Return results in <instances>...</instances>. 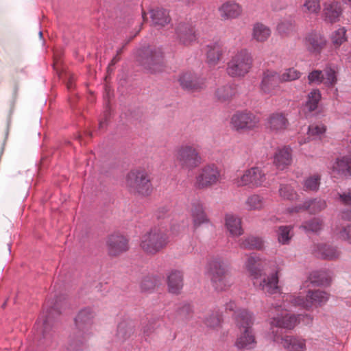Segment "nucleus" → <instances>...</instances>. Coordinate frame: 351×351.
<instances>
[{
  "label": "nucleus",
  "instance_id": "nucleus-1",
  "mask_svg": "<svg viewBox=\"0 0 351 351\" xmlns=\"http://www.w3.org/2000/svg\"><path fill=\"white\" fill-rule=\"evenodd\" d=\"M285 307V304L283 305L277 304L272 309L277 313V315H272V312L269 314L271 319V338L274 341L278 342L280 339V336L278 335L279 328L292 329L300 319V315L295 316L282 312V308ZM280 343L287 351H306V340L300 337L287 335L280 337Z\"/></svg>",
  "mask_w": 351,
  "mask_h": 351
},
{
  "label": "nucleus",
  "instance_id": "nucleus-2",
  "mask_svg": "<svg viewBox=\"0 0 351 351\" xmlns=\"http://www.w3.org/2000/svg\"><path fill=\"white\" fill-rule=\"evenodd\" d=\"M94 316L95 312L90 307H86L79 311L75 318L77 331L69 338L68 351H83L87 348L86 342Z\"/></svg>",
  "mask_w": 351,
  "mask_h": 351
},
{
  "label": "nucleus",
  "instance_id": "nucleus-3",
  "mask_svg": "<svg viewBox=\"0 0 351 351\" xmlns=\"http://www.w3.org/2000/svg\"><path fill=\"white\" fill-rule=\"evenodd\" d=\"M266 264L265 260H263L258 256L254 254L248 258L246 267L254 280V285L258 287L260 289L265 292L274 294L277 293L279 289L278 274L276 271L268 276H265L263 271Z\"/></svg>",
  "mask_w": 351,
  "mask_h": 351
},
{
  "label": "nucleus",
  "instance_id": "nucleus-4",
  "mask_svg": "<svg viewBox=\"0 0 351 351\" xmlns=\"http://www.w3.org/2000/svg\"><path fill=\"white\" fill-rule=\"evenodd\" d=\"M206 274L210 277L214 289L217 291H225L234 282L232 278L227 273L220 258H213L206 267Z\"/></svg>",
  "mask_w": 351,
  "mask_h": 351
},
{
  "label": "nucleus",
  "instance_id": "nucleus-5",
  "mask_svg": "<svg viewBox=\"0 0 351 351\" xmlns=\"http://www.w3.org/2000/svg\"><path fill=\"white\" fill-rule=\"evenodd\" d=\"M137 61L151 73H157L162 70L163 52L160 47H144L136 51Z\"/></svg>",
  "mask_w": 351,
  "mask_h": 351
},
{
  "label": "nucleus",
  "instance_id": "nucleus-6",
  "mask_svg": "<svg viewBox=\"0 0 351 351\" xmlns=\"http://www.w3.org/2000/svg\"><path fill=\"white\" fill-rule=\"evenodd\" d=\"M166 230L167 229L163 230V228L154 227L143 234L140 243L142 250L149 254H155L160 252L169 242Z\"/></svg>",
  "mask_w": 351,
  "mask_h": 351
},
{
  "label": "nucleus",
  "instance_id": "nucleus-7",
  "mask_svg": "<svg viewBox=\"0 0 351 351\" xmlns=\"http://www.w3.org/2000/svg\"><path fill=\"white\" fill-rule=\"evenodd\" d=\"M329 299V295L321 290L308 291L306 297L287 295L285 300L290 302L293 306L309 310L312 306H321Z\"/></svg>",
  "mask_w": 351,
  "mask_h": 351
},
{
  "label": "nucleus",
  "instance_id": "nucleus-8",
  "mask_svg": "<svg viewBox=\"0 0 351 351\" xmlns=\"http://www.w3.org/2000/svg\"><path fill=\"white\" fill-rule=\"evenodd\" d=\"M221 179L218 167L214 164L203 167L195 177L194 186L197 189H204L217 184Z\"/></svg>",
  "mask_w": 351,
  "mask_h": 351
},
{
  "label": "nucleus",
  "instance_id": "nucleus-9",
  "mask_svg": "<svg viewBox=\"0 0 351 351\" xmlns=\"http://www.w3.org/2000/svg\"><path fill=\"white\" fill-rule=\"evenodd\" d=\"M126 183L138 194L144 196L149 195L152 191V185L145 171H131L127 176Z\"/></svg>",
  "mask_w": 351,
  "mask_h": 351
},
{
  "label": "nucleus",
  "instance_id": "nucleus-10",
  "mask_svg": "<svg viewBox=\"0 0 351 351\" xmlns=\"http://www.w3.org/2000/svg\"><path fill=\"white\" fill-rule=\"evenodd\" d=\"M177 160L182 168L193 169L202 162V158L197 150L190 145H182L177 150Z\"/></svg>",
  "mask_w": 351,
  "mask_h": 351
},
{
  "label": "nucleus",
  "instance_id": "nucleus-11",
  "mask_svg": "<svg viewBox=\"0 0 351 351\" xmlns=\"http://www.w3.org/2000/svg\"><path fill=\"white\" fill-rule=\"evenodd\" d=\"M254 317L252 313L243 310V349H253L256 346V340L252 326Z\"/></svg>",
  "mask_w": 351,
  "mask_h": 351
},
{
  "label": "nucleus",
  "instance_id": "nucleus-12",
  "mask_svg": "<svg viewBox=\"0 0 351 351\" xmlns=\"http://www.w3.org/2000/svg\"><path fill=\"white\" fill-rule=\"evenodd\" d=\"M135 325L134 320L130 318H124L117 325L113 343L121 346L131 339L134 335Z\"/></svg>",
  "mask_w": 351,
  "mask_h": 351
},
{
  "label": "nucleus",
  "instance_id": "nucleus-13",
  "mask_svg": "<svg viewBox=\"0 0 351 351\" xmlns=\"http://www.w3.org/2000/svg\"><path fill=\"white\" fill-rule=\"evenodd\" d=\"M178 82L182 89L189 92L199 91L205 87V79L191 72L182 73Z\"/></svg>",
  "mask_w": 351,
  "mask_h": 351
},
{
  "label": "nucleus",
  "instance_id": "nucleus-14",
  "mask_svg": "<svg viewBox=\"0 0 351 351\" xmlns=\"http://www.w3.org/2000/svg\"><path fill=\"white\" fill-rule=\"evenodd\" d=\"M60 313L61 311L59 308V304L57 300H56V302L52 306L48 307L46 311L43 312L41 317L39 318L36 325L38 326L40 322H42V328L40 329V332L42 333L43 337L44 339L47 337V333L52 328L55 316L58 315Z\"/></svg>",
  "mask_w": 351,
  "mask_h": 351
},
{
  "label": "nucleus",
  "instance_id": "nucleus-15",
  "mask_svg": "<svg viewBox=\"0 0 351 351\" xmlns=\"http://www.w3.org/2000/svg\"><path fill=\"white\" fill-rule=\"evenodd\" d=\"M282 83L280 74L273 70H267L263 73L261 84V90L266 94H274Z\"/></svg>",
  "mask_w": 351,
  "mask_h": 351
},
{
  "label": "nucleus",
  "instance_id": "nucleus-16",
  "mask_svg": "<svg viewBox=\"0 0 351 351\" xmlns=\"http://www.w3.org/2000/svg\"><path fill=\"white\" fill-rule=\"evenodd\" d=\"M108 252L110 256H117L128 248V240L123 235L113 234H111L107 241Z\"/></svg>",
  "mask_w": 351,
  "mask_h": 351
},
{
  "label": "nucleus",
  "instance_id": "nucleus-17",
  "mask_svg": "<svg viewBox=\"0 0 351 351\" xmlns=\"http://www.w3.org/2000/svg\"><path fill=\"white\" fill-rule=\"evenodd\" d=\"M176 38L184 45H189L197 39L194 27L189 23H180L176 29Z\"/></svg>",
  "mask_w": 351,
  "mask_h": 351
},
{
  "label": "nucleus",
  "instance_id": "nucleus-18",
  "mask_svg": "<svg viewBox=\"0 0 351 351\" xmlns=\"http://www.w3.org/2000/svg\"><path fill=\"white\" fill-rule=\"evenodd\" d=\"M313 253L318 258L328 261L336 260L339 258L341 254L337 246L326 243L315 245Z\"/></svg>",
  "mask_w": 351,
  "mask_h": 351
},
{
  "label": "nucleus",
  "instance_id": "nucleus-19",
  "mask_svg": "<svg viewBox=\"0 0 351 351\" xmlns=\"http://www.w3.org/2000/svg\"><path fill=\"white\" fill-rule=\"evenodd\" d=\"M342 14V8L337 1H328L324 3L322 17L324 21L334 23L339 21Z\"/></svg>",
  "mask_w": 351,
  "mask_h": 351
},
{
  "label": "nucleus",
  "instance_id": "nucleus-20",
  "mask_svg": "<svg viewBox=\"0 0 351 351\" xmlns=\"http://www.w3.org/2000/svg\"><path fill=\"white\" fill-rule=\"evenodd\" d=\"M332 172L346 178L351 177V155H346L335 159L332 165Z\"/></svg>",
  "mask_w": 351,
  "mask_h": 351
},
{
  "label": "nucleus",
  "instance_id": "nucleus-21",
  "mask_svg": "<svg viewBox=\"0 0 351 351\" xmlns=\"http://www.w3.org/2000/svg\"><path fill=\"white\" fill-rule=\"evenodd\" d=\"M191 213L194 228L196 229L202 224L209 222L203 204L199 200L195 199L192 202Z\"/></svg>",
  "mask_w": 351,
  "mask_h": 351
},
{
  "label": "nucleus",
  "instance_id": "nucleus-22",
  "mask_svg": "<svg viewBox=\"0 0 351 351\" xmlns=\"http://www.w3.org/2000/svg\"><path fill=\"white\" fill-rule=\"evenodd\" d=\"M326 43L325 37L317 32L308 33L304 38V45L311 52L319 53Z\"/></svg>",
  "mask_w": 351,
  "mask_h": 351
},
{
  "label": "nucleus",
  "instance_id": "nucleus-23",
  "mask_svg": "<svg viewBox=\"0 0 351 351\" xmlns=\"http://www.w3.org/2000/svg\"><path fill=\"white\" fill-rule=\"evenodd\" d=\"M292 162V149L290 146L278 148L274 155V163L278 169L283 170Z\"/></svg>",
  "mask_w": 351,
  "mask_h": 351
},
{
  "label": "nucleus",
  "instance_id": "nucleus-24",
  "mask_svg": "<svg viewBox=\"0 0 351 351\" xmlns=\"http://www.w3.org/2000/svg\"><path fill=\"white\" fill-rule=\"evenodd\" d=\"M326 207V203L321 199H313L306 200L302 204L295 207L289 208V213H298L302 210H308L311 213L315 214Z\"/></svg>",
  "mask_w": 351,
  "mask_h": 351
},
{
  "label": "nucleus",
  "instance_id": "nucleus-25",
  "mask_svg": "<svg viewBox=\"0 0 351 351\" xmlns=\"http://www.w3.org/2000/svg\"><path fill=\"white\" fill-rule=\"evenodd\" d=\"M265 180V175L258 167H252L243 174V185L261 186Z\"/></svg>",
  "mask_w": 351,
  "mask_h": 351
},
{
  "label": "nucleus",
  "instance_id": "nucleus-26",
  "mask_svg": "<svg viewBox=\"0 0 351 351\" xmlns=\"http://www.w3.org/2000/svg\"><path fill=\"white\" fill-rule=\"evenodd\" d=\"M288 125L287 119L282 113H273L267 119L266 127L273 132L283 131Z\"/></svg>",
  "mask_w": 351,
  "mask_h": 351
},
{
  "label": "nucleus",
  "instance_id": "nucleus-27",
  "mask_svg": "<svg viewBox=\"0 0 351 351\" xmlns=\"http://www.w3.org/2000/svg\"><path fill=\"white\" fill-rule=\"evenodd\" d=\"M167 286L171 293H180L183 287L182 273L178 270H172L167 276Z\"/></svg>",
  "mask_w": 351,
  "mask_h": 351
},
{
  "label": "nucleus",
  "instance_id": "nucleus-28",
  "mask_svg": "<svg viewBox=\"0 0 351 351\" xmlns=\"http://www.w3.org/2000/svg\"><path fill=\"white\" fill-rule=\"evenodd\" d=\"M225 226L232 238L239 237L241 234V219L232 214H226Z\"/></svg>",
  "mask_w": 351,
  "mask_h": 351
},
{
  "label": "nucleus",
  "instance_id": "nucleus-29",
  "mask_svg": "<svg viewBox=\"0 0 351 351\" xmlns=\"http://www.w3.org/2000/svg\"><path fill=\"white\" fill-rule=\"evenodd\" d=\"M219 12L223 20L234 19L239 15L240 6L233 1H228L219 8Z\"/></svg>",
  "mask_w": 351,
  "mask_h": 351
},
{
  "label": "nucleus",
  "instance_id": "nucleus-30",
  "mask_svg": "<svg viewBox=\"0 0 351 351\" xmlns=\"http://www.w3.org/2000/svg\"><path fill=\"white\" fill-rule=\"evenodd\" d=\"M206 58L208 64L216 65L223 53V49L221 44L215 43L207 45Z\"/></svg>",
  "mask_w": 351,
  "mask_h": 351
},
{
  "label": "nucleus",
  "instance_id": "nucleus-31",
  "mask_svg": "<svg viewBox=\"0 0 351 351\" xmlns=\"http://www.w3.org/2000/svg\"><path fill=\"white\" fill-rule=\"evenodd\" d=\"M151 19L154 26L161 27L170 23L169 12L166 9L156 8L150 11Z\"/></svg>",
  "mask_w": 351,
  "mask_h": 351
},
{
  "label": "nucleus",
  "instance_id": "nucleus-32",
  "mask_svg": "<svg viewBox=\"0 0 351 351\" xmlns=\"http://www.w3.org/2000/svg\"><path fill=\"white\" fill-rule=\"evenodd\" d=\"M308 280L314 286H326L330 284L331 278L330 273L326 270H319L312 271Z\"/></svg>",
  "mask_w": 351,
  "mask_h": 351
},
{
  "label": "nucleus",
  "instance_id": "nucleus-33",
  "mask_svg": "<svg viewBox=\"0 0 351 351\" xmlns=\"http://www.w3.org/2000/svg\"><path fill=\"white\" fill-rule=\"evenodd\" d=\"M192 312L193 308L191 304L188 303H183L180 304L176 306L174 316L171 317L168 315V317L172 320L185 321L190 318Z\"/></svg>",
  "mask_w": 351,
  "mask_h": 351
},
{
  "label": "nucleus",
  "instance_id": "nucleus-34",
  "mask_svg": "<svg viewBox=\"0 0 351 351\" xmlns=\"http://www.w3.org/2000/svg\"><path fill=\"white\" fill-rule=\"evenodd\" d=\"M227 73L232 77L241 75V52H238L228 62Z\"/></svg>",
  "mask_w": 351,
  "mask_h": 351
},
{
  "label": "nucleus",
  "instance_id": "nucleus-35",
  "mask_svg": "<svg viewBox=\"0 0 351 351\" xmlns=\"http://www.w3.org/2000/svg\"><path fill=\"white\" fill-rule=\"evenodd\" d=\"M271 35V29L263 23H257L253 27L252 36L258 42H264Z\"/></svg>",
  "mask_w": 351,
  "mask_h": 351
},
{
  "label": "nucleus",
  "instance_id": "nucleus-36",
  "mask_svg": "<svg viewBox=\"0 0 351 351\" xmlns=\"http://www.w3.org/2000/svg\"><path fill=\"white\" fill-rule=\"evenodd\" d=\"M293 226H280L276 231L278 241L282 245H288L293 236Z\"/></svg>",
  "mask_w": 351,
  "mask_h": 351
},
{
  "label": "nucleus",
  "instance_id": "nucleus-37",
  "mask_svg": "<svg viewBox=\"0 0 351 351\" xmlns=\"http://www.w3.org/2000/svg\"><path fill=\"white\" fill-rule=\"evenodd\" d=\"M301 8L305 14L317 15L321 10L320 0H302Z\"/></svg>",
  "mask_w": 351,
  "mask_h": 351
},
{
  "label": "nucleus",
  "instance_id": "nucleus-38",
  "mask_svg": "<svg viewBox=\"0 0 351 351\" xmlns=\"http://www.w3.org/2000/svg\"><path fill=\"white\" fill-rule=\"evenodd\" d=\"M334 234L338 239L351 244V224L337 226Z\"/></svg>",
  "mask_w": 351,
  "mask_h": 351
},
{
  "label": "nucleus",
  "instance_id": "nucleus-39",
  "mask_svg": "<svg viewBox=\"0 0 351 351\" xmlns=\"http://www.w3.org/2000/svg\"><path fill=\"white\" fill-rule=\"evenodd\" d=\"M323 222L319 218H313L308 221H304L300 228L304 230L306 233L313 232L318 233L322 228Z\"/></svg>",
  "mask_w": 351,
  "mask_h": 351
},
{
  "label": "nucleus",
  "instance_id": "nucleus-40",
  "mask_svg": "<svg viewBox=\"0 0 351 351\" xmlns=\"http://www.w3.org/2000/svg\"><path fill=\"white\" fill-rule=\"evenodd\" d=\"M160 283V278L156 276H147L141 282V289L144 292L152 291Z\"/></svg>",
  "mask_w": 351,
  "mask_h": 351
},
{
  "label": "nucleus",
  "instance_id": "nucleus-41",
  "mask_svg": "<svg viewBox=\"0 0 351 351\" xmlns=\"http://www.w3.org/2000/svg\"><path fill=\"white\" fill-rule=\"evenodd\" d=\"M235 93V88L228 84L218 88L215 95L218 100L225 101L230 99Z\"/></svg>",
  "mask_w": 351,
  "mask_h": 351
},
{
  "label": "nucleus",
  "instance_id": "nucleus-42",
  "mask_svg": "<svg viewBox=\"0 0 351 351\" xmlns=\"http://www.w3.org/2000/svg\"><path fill=\"white\" fill-rule=\"evenodd\" d=\"M321 99V93L319 90L313 89L308 94L306 101V108L312 112L317 109Z\"/></svg>",
  "mask_w": 351,
  "mask_h": 351
},
{
  "label": "nucleus",
  "instance_id": "nucleus-43",
  "mask_svg": "<svg viewBox=\"0 0 351 351\" xmlns=\"http://www.w3.org/2000/svg\"><path fill=\"white\" fill-rule=\"evenodd\" d=\"M264 247L263 239L258 237L249 236L243 240V247L252 250H262Z\"/></svg>",
  "mask_w": 351,
  "mask_h": 351
},
{
  "label": "nucleus",
  "instance_id": "nucleus-44",
  "mask_svg": "<svg viewBox=\"0 0 351 351\" xmlns=\"http://www.w3.org/2000/svg\"><path fill=\"white\" fill-rule=\"evenodd\" d=\"M260 118L250 112L243 111V130L257 126Z\"/></svg>",
  "mask_w": 351,
  "mask_h": 351
},
{
  "label": "nucleus",
  "instance_id": "nucleus-45",
  "mask_svg": "<svg viewBox=\"0 0 351 351\" xmlns=\"http://www.w3.org/2000/svg\"><path fill=\"white\" fill-rule=\"evenodd\" d=\"M320 176L318 174L311 176L303 181V188L304 191H315L318 190L320 184Z\"/></svg>",
  "mask_w": 351,
  "mask_h": 351
},
{
  "label": "nucleus",
  "instance_id": "nucleus-46",
  "mask_svg": "<svg viewBox=\"0 0 351 351\" xmlns=\"http://www.w3.org/2000/svg\"><path fill=\"white\" fill-rule=\"evenodd\" d=\"M302 75V73L296 69L291 67L285 69L280 75L281 82H288L299 79Z\"/></svg>",
  "mask_w": 351,
  "mask_h": 351
},
{
  "label": "nucleus",
  "instance_id": "nucleus-47",
  "mask_svg": "<svg viewBox=\"0 0 351 351\" xmlns=\"http://www.w3.org/2000/svg\"><path fill=\"white\" fill-rule=\"evenodd\" d=\"M279 195L282 198L288 200H294L298 197L293 186L291 184H280Z\"/></svg>",
  "mask_w": 351,
  "mask_h": 351
},
{
  "label": "nucleus",
  "instance_id": "nucleus-48",
  "mask_svg": "<svg viewBox=\"0 0 351 351\" xmlns=\"http://www.w3.org/2000/svg\"><path fill=\"white\" fill-rule=\"evenodd\" d=\"M346 34V29L343 27H339L338 29L335 30L331 35V40L333 45L337 47L346 41L347 38Z\"/></svg>",
  "mask_w": 351,
  "mask_h": 351
},
{
  "label": "nucleus",
  "instance_id": "nucleus-49",
  "mask_svg": "<svg viewBox=\"0 0 351 351\" xmlns=\"http://www.w3.org/2000/svg\"><path fill=\"white\" fill-rule=\"evenodd\" d=\"M293 27L294 21L292 19H285L278 24L277 31L282 36L287 35L293 31Z\"/></svg>",
  "mask_w": 351,
  "mask_h": 351
},
{
  "label": "nucleus",
  "instance_id": "nucleus-50",
  "mask_svg": "<svg viewBox=\"0 0 351 351\" xmlns=\"http://www.w3.org/2000/svg\"><path fill=\"white\" fill-rule=\"evenodd\" d=\"M221 321V315L219 311L213 312L210 315L206 317L204 322L207 327L215 328L219 326Z\"/></svg>",
  "mask_w": 351,
  "mask_h": 351
},
{
  "label": "nucleus",
  "instance_id": "nucleus-51",
  "mask_svg": "<svg viewBox=\"0 0 351 351\" xmlns=\"http://www.w3.org/2000/svg\"><path fill=\"white\" fill-rule=\"evenodd\" d=\"M326 127L323 124H313L308 128V134L312 138H320L325 133Z\"/></svg>",
  "mask_w": 351,
  "mask_h": 351
},
{
  "label": "nucleus",
  "instance_id": "nucleus-52",
  "mask_svg": "<svg viewBox=\"0 0 351 351\" xmlns=\"http://www.w3.org/2000/svg\"><path fill=\"white\" fill-rule=\"evenodd\" d=\"M246 205L250 209H261L264 205L263 198L258 195H253L248 197L246 201Z\"/></svg>",
  "mask_w": 351,
  "mask_h": 351
},
{
  "label": "nucleus",
  "instance_id": "nucleus-53",
  "mask_svg": "<svg viewBox=\"0 0 351 351\" xmlns=\"http://www.w3.org/2000/svg\"><path fill=\"white\" fill-rule=\"evenodd\" d=\"M142 326V332L143 337L146 341H149V339L152 337V335L155 329V324L154 320H149L146 323L143 322L141 324Z\"/></svg>",
  "mask_w": 351,
  "mask_h": 351
},
{
  "label": "nucleus",
  "instance_id": "nucleus-54",
  "mask_svg": "<svg viewBox=\"0 0 351 351\" xmlns=\"http://www.w3.org/2000/svg\"><path fill=\"white\" fill-rule=\"evenodd\" d=\"M237 305L236 303L233 301H230V302L226 304V310L233 311V317L236 321L237 326L240 329L241 328V312L239 309L236 310Z\"/></svg>",
  "mask_w": 351,
  "mask_h": 351
},
{
  "label": "nucleus",
  "instance_id": "nucleus-55",
  "mask_svg": "<svg viewBox=\"0 0 351 351\" xmlns=\"http://www.w3.org/2000/svg\"><path fill=\"white\" fill-rule=\"evenodd\" d=\"M324 77L322 83L326 86H333L337 82L335 71L332 69H328L323 73Z\"/></svg>",
  "mask_w": 351,
  "mask_h": 351
},
{
  "label": "nucleus",
  "instance_id": "nucleus-56",
  "mask_svg": "<svg viewBox=\"0 0 351 351\" xmlns=\"http://www.w3.org/2000/svg\"><path fill=\"white\" fill-rule=\"evenodd\" d=\"M243 73H247L252 65V57L250 53L243 51Z\"/></svg>",
  "mask_w": 351,
  "mask_h": 351
},
{
  "label": "nucleus",
  "instance_id": "nucleus-57",
  "mask_svg": "<svg viewBox=\"0 0 351 351\" xmlns=\"http://www.w3.org/2000/svg\"><path fill=\"white\" fill-rule=\"evenodd\" d=\"M323 72L319 70L313 71L308 75V80L310 84H320L323 81Z\"/></svg>",
  "mask_w": 351,
  "mask_h": 351
},
{
  "label": "nucleus",
  "instance_id": "nucleus-58",
  "mask_svg": "<svg viewBox=\"0 0 351 351\" xmlns=\"http://www.w3.org/2000/svg\"><path fill=\"white\" fill-rule=\"evenodd\" d=\"M169 206H161L155 212V217L157 219H165L169 217Z\"/></svg>",
  "mask_w": 351,
  "mask_h": 351
},
{
  "label": "nucleus",
  "instance_id": "nucleus-59",
  "mask_svg": "<svg viewBox=\"0 0 351 351\" xmlns=\"http://www.w3.org/2000/svg\"><path fill=\"white\" fill-rule=\"evenodd\" d=\"M230 125L232 129L239 131L241 130V112L237 111L231 118Z\"/></svg>",
  "mask_w": 351,
  "mask_h": 351
},
{
  "label": "nucleus",
  "instance_id": "nucleus-60",
  "mask_svg": "<svg viewBox=\"0 0 351 351\" xmlns=\"http://www.w3.org/2000/svg\"><path fill=\"white\" fill-rule=\"evenodd\" d=\"M339 197L346 205L350 206V215L349 219L351 220V191L340 194Z\"/></svg>",
  "mask_w": 351,
  "mask_h": 351
},
{
  "label": "nucleus",
  "instance_id": "nucleus-61",
  "mask_svg": "<svg viewBox=\"0 0 351 351\" xmlns=\"http://www.w3.org/2000/svg\"><path fill=\"white\" fill-rule=\"evenodd\" d=\"M235 346L239 349H241V337H237V341L235 342Z\"/></svg>",
  "mask_w": 351,
  "mask_h": 351
},
{
  "label": "nucleus",
  "instance_id": "nucleus-62",
  "mask_svg": "<svg viewBox=\"0 0 351 351\" xmlns=\"http://www.w3.org/2000/svg\"><path fill=\"white\" fill-rule=\"evenodd\" d=\"M121 49H119V50L117 51V56H116L115 57H114V58H113V59H112V62H113V64H114V63H115V62H117V56H118V54L121 52Z\"/></svg>",
  "mask_w": 351,
  "mask_h": 351
},
{
  "label": "nucleus",
  "instance_id": "nucleus-63",
  "mask_svg": "<svg viewBox=\"0 0 351 351\" xmlns=\"http://www.w3.org/2000/svg\"><path fill=\"white\" fill-rule=\"evenodd\" d=\"M171 230L173 232H176V226L175 225H172L171 226Z\"/></svg>",
  "mask_w": 351,
  "mask_h": 351
},
{
  "label": "nucleus",
  "instance_id": "nucleus-64",
  "mask_svg": "<svg viewBox=\"0 0 351 351\" xmlns=\"http://www.w3.org/2000/svg\"><path fill=\"white\" fill-rule=\"evenodd\" d=\"M343 1L351 7V0H343Z\"/></svg>",
  "mask_w": 351,
  "mask_h": 351
}]
</instances>
